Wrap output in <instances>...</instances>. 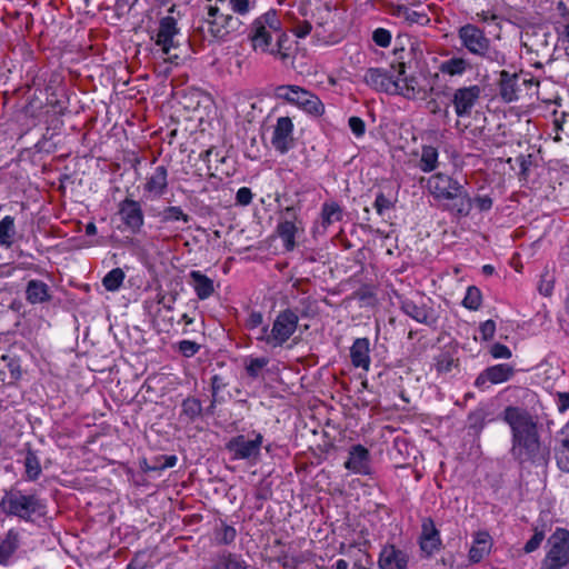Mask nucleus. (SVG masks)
<instances>
[{"label": "nucleus", "mask_w": 569, "mask_h": 569, "mask_svg": "<svg viewBox=\"0 0 569 569\" xmlns=\"http://www.w3.org/2000/svg\"><path fill=\"white\" fill-rule=\"evenodd\" d=\"M479 332L482 340L488 341L492 339L496 333V322L491 319L486 320L485 322L480 323Z\"/></svg>", "instance_id": "obj_54"}, {"label": "nucleus", "mask_w": 569, "mask_h": 569, "mask_svg": "<svg viewBox=\"0 0 569 569\" xmlns=\"http://www.w3.org/2000/svg\"><path fill=\"white\" fill-rule=\"evenodd\" d=\"M457 366L455 359L448 355H442L437 361V371L441 373L450 372Z\"/></svg>", "instance_id": "obj_55"}, {"label": "nucleus", "mask_w": 569, "mask_h": 569, "mask_svg": "<svg viewBox=\"0 0 569 569\" xmlns=\"http://www.w3.org/2000/svg\"><path fill=\"white\" fill-rule=\"evenodd\" d=\"M550 549L541 563V569H561L569 562V531L558 528L549 538Z\"/></svg>", "instance_id": "obj_9"}, {"label": "nucleus", "mask_w": 569, "mask_h": 569, "mask_svg": "<svg viewBox=\"0 0 569 569\" xmlns=\"http://www.w3.org/2000/svg\"><path fill=\"white\" fill-rule=\"evenodd\" d=\"M256 331V340L259 342H263L267 347L271 349H276L274 341L272 340V331L269 325H262Z\"/></svg>", "instance_id": "obj_44"}, {"label": "nucleus", "mask_w": 569, "mask_h": 569, "mask_svg": "<svg viewBox=\"0 0 569 569\" xmlns=\"http://www.w3.org/2000/svg\"><path fill=\"white\" fill-rule=\"evenodd\" d=\"M441 547L440 532L431 518H426L421 525L420 548L428 556Z\"/></svg>", "instance_id": "obj_22"}, {"label": "nucleus", "mask_w": 569, "mask_h": 569, "mask_svg": "<svg viewBox=\"0 0 569 569\" xmlns=\"http://www.w3.org/2000/svg\"><path fill=\"white\" fill-rule=\"evenodd\" d=\"M276 96L311 116L319 117L325 112V104L319 97L299 86H279Z\"/></svg>", "instance_id": "obj_7"}, {"label": "nucleus", "mask_w": 569, "mask_h": 569, "mask_svg": "<svg viewBox=\"0 0 569 569\" xmlns=\"http://www.w3.org/2000/svg\"><path fill=\"white\" fill-rule=\"evenodd\" d=\"M252 191L248 187H241L236 193V203L239 206H248L252 201Z\"/></svg>", "instance_id": "obj_56"}, {"label": "nucleus", "mask_w": 569, "mask_h": 569, "mask_svg": "<svg viewBox=\"0 0 569 569\" xmlns=\"http://www.w3.org/2000/svg\"><path fill=\"white\" fill-rule=\"evenodd\" d=\"M180 28L178 21L172 16L160 18L157 29L151 34V40L159 47L162 54L168 56L172 49L180 46Z\"/></svg>", "instance_id": "obj_10"}, {"label": "nucleus", "mask_w": 569, "mask_h": 569, "mask_svg": "<svg viewBox=\"0 0 569 569\" xmlns=\"http://www.w3.org/2000/svg\"><path fill=\"white\" fill-rule=\"evenodd\" d=\"M482 91V88L478 84L457 88L451 97V104L457 117L469 118L479 102Z\"/></svg>", "instance_id": "obj_13"}, {"label": "nucleus", "mask_w": 569, "mask_h": 569, "mask_svg": "<svg viewBox=\"0 0 569 569\" xmlns=\"http://www.w3.org/2000/svg\"><path fill=\"white\" fill-rule=\"evenodd\" d=\"M297 232L298 226L290 221H279L277 224V233L287 251H292L295 249Z\"/></svg>", "instance_id": "obj_35"}, {"label": "nucleus", "mask_w": 569, "mask_h": 569, "mask_svg": "<svg viewBox=\"0 0 569 569\" xmlns=\"http://www.w3.org/2000/svg\"><path fill=\"white\" fill-rule=\"evenodd\" d=\"M311 24L309 22H305L302 24H299L296 30H295V34L298 37V38H305L307 37L310 32H311Z\"/></svg>", "instance_id": "obj_61"}, {"label": "nucleus", "mask_w": 569, "mask_h": 569, "mask_svg": "<svg viewBox=\"0 0 569 569\" xmlns=\"http://www.w3.org/2000/svg\"><path fill=\"white\" fill-rule=\"evenodd\" d=\"M458 39L461 46L472 56L487 62L502 67L507 63L506 54L491 44L483 30L472 23H467L458 29Z\"/></svg>", "instance_id": "obj_5"}, {"label": "nucleus", "mask_w": 569, "mask_h": 569, "mask_svg": "<svg viewBox=\"0 0 569 569\" xmlns=\"http://www.w3.org/2000/svg\"><path fill=\"white\" fill-rule=\"evenodd\" d=\"M251 438L243 435H238L229 439L226 443V449L231 453L232 460H247L257 462L260 457L261 447L263 443V436L252 430Z\"/></svg>", "instance_id": "obj_8"}, {"label": "nucleus", "mask_w": 569, "mask_h": 569, "mask_svg": "<svg viewBox=\"0 0 569 569\" xmlns=\"http://www.w3.org/2000/svg\"><path fill=\"white\" fill-rule=\"evenodd\" d=\"M481 298L480 290L475 286H470L467 288L462 306L469 310H477L481 306Z\"/></svg>", "instance_id": "obj_42"}, {"label": "nucleus", "mask_w": 569, "mask_h": 569, "mask_svg": "<svg viewBox=\"0 0 569 569\" xmlns=\"http://www.w3.org/2000/svg\"><path fill=\"white\" fill-rule=\"evenodd\" d=\"M499 76L498 88L501 100L506 103L517 101L521 91L519 74L502 70Z\"/></svg>", "instance_id": "obj_21"}, {"label": "nucleus", "mask_w": 569, "mask_h": 569, "mask_svg": "<svg viewBox=\"0 0 569 569\" xmlns=\"http://www.w3.org/2000/svg\"><path fill=\"white\" fill-rule=\"evenodd\" d=\"M559 40L562 43H566V49H569V20L562 26V29L559 31Z\"/></svg>", "instance_id": "obj_62"}, {"label": "nucleus", "mask_w": 569, "mask_h": 569, "mask_svg": "<svg viewBox=\"0 0 569 569\" xmlns=\"http://www.w3.org/2000/svg\"><path fill=\"white\" fill-rule=\"evenodd\" d=\"M372 40L375 43L381 48H387L391 42V33L389 30L383 28H378L372 33Z\"/></svg>", "instance_id": "obj_48"}, {"label": "nucleus", "mask_w": 569, "mask_h": 569, "mask_svg": "<svg viewBox=\"0 0 569 569\" xmlns=\"http://www.w3.org/2000/svg\"><path fill=\"white\" fill-rule=\"evenodd\" d=\"M351 363L368 370L370 367V342L368 338H357L350 348Z\"/></svg>", "instance_id": "obj_26"}, {"label": "nucleus", "mask_w": 569, "mask_h": 569, "mask_svg": "<svg viewBox=\"0 0 569 569\" xmlns=\"http://www.w3.org/2000/svg\"><path fill=\"white\" fill-rule=\"evenodd\" d=\"M300 208L297 206H288L280 210L279 221H290L296 223L299 221Z\"/></svg>", "instance_id": "obj_49"}, {"label": "nucleus", "mask_w": 569, "mask_h": 569, "mask_svg": "<svg viewBox=\"0 0 569 569\" xmlns=\"http://www.w3.org/2000/svg\"><path fill=\"white\" fill-rule=\"evenodd\" d=\"M503 420L511 429L513 458L521 466L545 463L548 450L540 442L533 417L526 409L508 406L503 411Z\"/></svg>", "instance_id": "obj_1"}, {"label": "nucleus", "mask_w": 569, "mask_h": 569, "mask_svg": "<svg viewBox=\"0 0 569 569\" xmlns=\"http://www.w3.org/2000/svg\"><path fill=\"white\" fill-rule=\"evenodd\" d=\"M409 563V555L407 551L397 548L395 545H386L382 547L378 566L380 569H407Z\"/></svg>", "instance_id": "obj_19"}, {"label": "nucleus", "mask_w": 569, "mask_h": 569, "mask_svg": "<svg viewBox=\"0 0 569 569\" xmlns=\"http://www.w3.org/2000/svg\"><path fill=\"white\" fill-rule=\"evenodd\" d=\"M262 325L263 315L260 311L251 310L246 319V328L250 331H254Z\"/></svg>", "instance_id": "obj_50"}, {"label": "nucleus", "mask_w": 569, "mask_h": 569, "mask_svg": "<svg viewBox=\"0 0 569 569\" xmlns=\"http://www.w3.org/2000/svg\"><path fill=\"white\" fill-rule=\"evenodd\" d=\"M560 436L561 439L555 449V457L558 468L569 473V423L562 427Z\"/></svg>", "instance_id": "obj_31"}, {"label": "nucleus", "mask_w": 569, "mask_h": 569, "mask_svg": "<svg viewBox=\"0 0 569 569\" xmlns=\"http://www.w3.org/2000/svg\"><path fill=\"white\" fill-rule=\"evenodd\" d=\"M345 468L352 473L369 476L371 475V455L362 445H353L349 449V456L345 462Z\"/></svg>", "instance_id": "obj_18"}, {"label": "nucleus", "mask_w": 569, "mask_h": 569, "mask_svg": "<svg viewBox=\"0 0 569 569\" xmlns=\"http://www.w3.org/2000/svg\"><path fill=\"white\" fill-rule=\"evenodd\" d=\"M26 300L30 305H42L51 300L50 287L42 280L32 279L28 281L24 291Z\"/></svg>", "instance_id": "obj_25"}, {"label": "nucleus", "mask_w": 569, "mask_h": 569, "mask_svg": "<svg viewBox=\"0 0 569 569\" xmlns=\"http://www.w3.org/2000/svg\"><path fill=\"white\" fill-rule=\"evenodd\" d=\"M17 234L14 218L12 216H4L0 220V247L9 249L14 242Z\"/></svg>", "instance_id": "obj_37"}, {"label": "nucleus", "mask_w": 569, "mask_h": 569, "mask_svg": "<svg viewBox=\"0 0 569 569\" xmlns=\"http://www.w3.org/2000/svg\"><path fill=\"white\" fill-rule=\"evenodd\" d=\"M241 27L238 17L222 12L217 6H209L200 21L199 31L210 43H224L238 34Z\"/></svg>", "instance_id": "obj_3"}, {"label": "nucleus", "mask_w": 569, "mask_h": 569, "mask_svg": "<svg viewBox=\"0 0 569 569\" xmlns=\"http://www.w3.org/2000/svg\"><path fill=\"white\" fill-rule=\"evenodd\" d=\"M438 69L443 76L461 77L468 70H471L472 66L468 59L459 56H452L451 58L441 61Z\"/></svg>", "instance_id": "obj_28"}, {"label": "nucleus", "mask_w": 569, "mask_h": 569, "mask_svg": "<svg viewBox=\"0 0 569 569\" xmlns=\"http://www.w3.org/2000/svg\"><path fill=\"white\" fill-rule=\"evenodd\" d=\"M167 189L168 169L164 166H158L147 177L143 190L151 199H158L167 192Z\"/></svg>", "instance_id": "obj_20"}, {"label": "nucleus", "mask_w": 569, "mask_h": 569, "mask_svg": "<svg viewBox=\"0 0 569 569\" xmlns=\"http://www.w3.org/2000/svg\"><path fill=\"white\" fill-rule=\"evenodd\" d=\"M237 531L234 527L221 523V527L217 529L216 540L221 545H230L234 541Z\"/></svg>", "instance_id": "obj_43"}, {"label": "nucleus", "mask_w": 569, "mask_h": 569, "mask_svg": "<svg viewBox=\"0 0 569 569\" xmlns=\"http://www.w3.org/2000/svg\"><path fill=\"white\" fill-rule=\"evenodd\" d=\"M118 216L124 229L133 234L139 233L144 224L142 206L131 197H126L118 203Z\"/></svg>", "instance_id": "obj_14"}, {"label": "nucleus", "mask_w": 569, "mask_h": 569, "mask_svg": "<svg viewBox=\"0 0 569 569\" xmlns=\"http://www.w3.org/2000/svg\"><path fill=\"white\" fill-rule=\"evenodd\" d=\"M224 387H226V383L220 376L214 375L211 378V393H219V391Z\"/></svg>", "instance_id": "obj_60"}, {"label": "nucleus", "mask_w": 569, "mask_h": 569, "mask_svg": "<svg viewBox=\"0 0 569 569\" xmlns=\"http://www.w3.org/2000/svg\"><path fill=\"white\" fill-rule=\"evenodd\" d=\"M295 126L289 117H279L272 129L271 146L279 154H286L295 148Z\"/></svg>", "instance_id": "obj_15"}, {"label": "nucleus", "mask_w": 569, "mask_h": 569, "mask_svg": "<svg viewBox=\"0 0 569 569\" xmlns=\"http://www.w3.org/2000/svg\"><path fill=\"white\" fill-rule=\"evenodd\" d=\"M274 42L272 41V51H269V54L278 57L282 61L289 58L290 50V38L287 32L282 28V22L279 19V32L274 34Z\"/></svg>", "instance_id": "obj_34"}, {"label": "nucleus", "mask_w": 569, "mask_h": 569, "mask_svg": "<svg viewBox=\"0 0 569 569\" xmlns=\"http://www.w3.org/2000/svg\"><path fill=\"white\" fill-rule=\"evenodd\" d=\"M491 537L486 531H479L475 535L473 543L469 550V560L472 563L480 562L491 550Z\"/></svg>", "instance_id": "obj_27"}, {"label": "nucleus", "mask_w": 569, "mask_h": 569, "mask_svg": "<svg viewBox=\"0 0 569 569\" xmlns=\"http://www.w3.org/2000/svg\"><path fill=\"white\" fill-rule=\"evenodd\" d=\"M349 128L356 138H361L366 133V123L360 117L352 116L348 120Z\"/></svg>", "instance_id": "obj_51"}, {"label": "nucleus", "mask_w": 569, "mask_h": 569, "mask_svg": "<svg viewBox=\"0 0 569 569\" xmlns=\"http://www.w3.org/2000/svg\"><path fill=\"white\" fill-rule=\"evenodd\" d=\"M0 509L7 516L18 517L27 522L44 517L47 505L36 493H23L21 490H7L0 500Z\"/></svg>", "instance_id": "obj_4"}, {"label": "nucleus", "mask_w": 569, "mask_h": 569, "mask_svg": "<svg viewBox=\"0 0 569 569\" xmlns=\"http://www.w3.org/2000/svg\"><path fill=\"white\" fill-rule=\"evenodd\" d=\"M399 303L401 311L418 323H422L428 327H435L437 325L438 317L436 316L435 310L426 303L419 305L413 300L403 297L399 298Z\"/></svg>", "instance_id": "obj_17"}, {"label": "nucleus", "mask_w": 569, "mask_h": 569, "mask_svg": "<svg viewBox=\"0 0 569 569\" xmlns=\"http://www.w3.org/2000/svg\"><path fill=\"white\" fill-rule=\"evenodd\" d=\"M211 569H249L241 555L223 551L217 555Z\"/></svg>", "instance_id": "obj_32"}, {"label": "nucleus", "mask_w": 569, "mask_h": 569, "mask_svg": "<svg viewBox=\"0 0 569 569\" xmlns=\"http://www.w3.org/2000/svg\"><path fill=\"white\" fill-rule=\"evenodd\" d=\"M342 208L335 201L325 202L321 208V226L327 229L335 222L342 220Z\"/></svg>", "instance_id": "obj_39"}, {"label": "nucleus", "mask_w": 569, "mask_h": 569, "mask_svg": "<svg viewBox=\"0 0 569 569\" xmlns=\"http://www.w3.org/2000/svg\"><path fill=\"white\" fill-rule=\"evenodd\" d=\"M163 463L161 465L160 469H168L172 468L177 465L178 458L174 455H169L163 457Z\"/></svg>", "instance_id": "obj_63"}, {"label": "nucleus", "mask_w": 569, "mask_h": 569, "mask_svg": "<svg viewBox=\"0 0 569 569\" xmlns=\"http://www.w3.org/2000/svg\"><path fill=\"white\" fill-rule=\"evenodd\" d=\"M473 203L480 211H488L491 209L493 201L489 196H477L472 199Z\"/></svg>", "instance_id": "obj_57"}, {"label": "nucleus", "mask_w": 569, "mask_h": 569, "mask_svg": "<svg viewBox=\"0 0 569 569\" xmlns=\"http://www.w3.org/2000/svg\"><path fill=\"white\" fill-rule=\"evenodd\" d=\"M427 189L433 199L441 202L451 214L459 218L469 216L472 198L458 179L445 172H437L428 178Z\"/></svg>", "instance_id": "obj_2"}, {"label": "nucleus", "mask_w": 569, "mask_h": 569, "mask_svg": "<svg viewBox=\"0 0 569 569\" xmlns=\"http://www.w3.org/2000/svg\"><path fill=\"white\" fill-rule=\"evenodd\" d=\"M276 32H279V14L270 9L256 18L249 28L248 39L252 49L262 53L272 51V41Z\"/></svg>", "instance_id": "obj_6"}, {"label": "nucleus", "mask_w": 569, "mask_h": 569, "mask_svg": "<svg viewBox=\"0 0 569 569\" xmlns=\"http://www.w3.org/2000/svg\"><path fill=\"white\" fill-rule=\"evenodd\" d=\"M545 539L543 531L536 530L533 536L526 542L523 550L526 553H531L537 550Z\"/></svg>", "instance_id": "obj_53"}, {"label": "nucleus", "mask_w": 569, "mask_h": 569, "mask_svg": "<svg viewBox=\"0 0 569 569\" xmlns=\"http://www.w3.org/2000/svg\"><path fill=\"white\" fill-rule=\"evenodd\" d=\"M267 363L268 360L266 358H253L246 367L247 373L250 377L256 378L259 375L260 370L267 366Z\"/></svg>", "instance_id": "obj_52"}, {"label": "nucleus", "mask_w": 569, "mask_h": 569, "mask_svg": "<svg viewBox=\"0 0 569 569\" xmlns=\"http://www.w3.org/2000/svg\"><path fill=\"white\" fill-rule=\"evenodd\" d=\"M20 546V535L16 529H9L3 538H0V565H8Z\"/></svg>", "instance_id": "obj_29"}, {"label": "nucleus", "mask_w": 569, "mask_h": 569, "mask_svg": "<svg viewBox=\"0 0 569 569\" xmlns=\"http://www.w3.org/2000/svg\"><path fill=\"white\" fill-rule=\"evenodd\" d=\"M397 70V82L399 84V91L396 94H401L407 99H417L422 92L421 88L418 86V81L415 77L406 76V66L405 63H398L396 66Z\"/></svg>", "instance_id": "obj_24"}, {"label": "nucleus", "mask_w": 569, "mask_h": 569, "mask_svg": "<svg viewBox=\"0 0 569 569\" xmlns=\"http://www.w3.org/2000/svg\"><path fill=\"white\" fill-rule=\"evenodd\" d=\"M406 12V19L410 22H417L422 23V20H425L426 16L422 13H419L417 11L409 10L408 8H405Z\"/></svg>", "instance_id": "obj_59"}, {"label": "nucleus", "mask_w": 569, "mask_h": 569, "mask_svg": "<svg viewBox=\"0 0 569 569\" xmlns=\"http://www.w3.org/2000/svg\"><path fill=\"white\" fill-rule=\"evenodd\" d=\"M515 375V367L510 363H498L482 370L476 378L473 386L479 390H486L490 385H499L509 381Z\"/></svg>", "instance_id": "obj_16"}, {"label": "nucleus", "mask_w": 569, "mask_h": 569, "mask_svg": "<svg viewBox=\"0 0 569 569\" xmlns=\"http://www.w3.org/2000/svg\"><path fill=\"white\" fill-rule=\"evenodd\" d=\"M439 151L436 147L423 144L421 147V154L418 162V168L425 172H433L439 167Z\"/></svg>", "instance_id": "obj_33"}, {"label": "nucleus", "mask_w": 569, "mask_h": 569, "mask_svg": "<svg viewBox=\"0 0 569 569\" xmlns=\"http://www.w3.org/2000/svg\"><path fill=\"white\" fill-rule=\"evenodd\" d=\"M363 81L378 92L396 94L399 91L396 66H391L389 69L369 68L363 74Z\"/></svg>", "instance_id": "obj_12"}, {"label": "nucleus", "mask_w": 569, "mask_h": 569, "mask_svg": "<svg viewBox=\"0 0 569 569\" xmlns=\"http://www.w3.org/2000/svg\"><path fill=\"white\" fill-rule=\"evenodd\" d=\"M202 413L203 407L198 398L188 397L182 401L180 417L186 419L187 422H194Z\"/></svg>", "instance_id": "obj_38"}, {"label": "nucleus", "mask_w": 569, "mask_h": 569, "mask_svg": "<svg viewBox=\"0 0 569 569\" xmlns=\"http://www.w3.org/2000/svg\"><path fill=\"white\" fill-rule=\"evenodd\" d=\"M200 350V345L191 340L178 342V351L186 358H191Z\"/></svg>", "instance_id": "obj_46"}, {"label": "nucleus", "mask_w": 569, "mask_h": 569, "mask_svg": "<svg viewBox=\"0 0 569 569\" xmlns=\"http://www.w3.org/2000/svg\"><path fill=\"white\" fill-rule=\"evenodd\" d=\"M189 284L192 287L197 298L201 301L212 297L217 287L214 280L200 270H191L189 272Z\"/></svg>", "instance_id": "obj_23"}, {"label": "nucleus", "mask_w": 569, "mask_h": 569, "mask_svg": "<svg viewBox=\"0 0 569 569\" xmlns=\"http://www.w3.org/2000/svg\"><path fill=\"white\" fill-rule=\"evenodd\" d=\"M157 217L160 218L162 223L182 221L188 223L191 217L187 214L180 207L170 206L160 211Z\"/></svg>", "instance_id": "obj_40"}, {"label": "nucleus", "mask_w": 569, "mask_h": 569, "mask_svg": "<svg viewBox=\"0 0 569 569\" xmlns=\"http://www.w3.org/2000/svg\"><path fill=\"white\" fill-rule=\"evenodd\" d=\"M298 325L299 316L296 310L286 308L279 311L271 326V336L274 341V347H283L297 331Z\"/></svg>", "instance_id": "obj_11"}, {"label": "nucleus", "mask_w": 569, "mask_h": 569, "mask_svg": "<svg viewBox=\"0 0 569 569\" xmlns=\"http://www.w3.org/2000/svg\"><path fill=\"white\" fill-rule=\"evenodd\" d=\"M556 405L560 413L566 412L569 409V391L558 392L556 395Z\"/></svg>", "instance_id": "obj_58"}, {"label": "nucleus", "mask_w": 569, "mask_h": 569, "mask_svg": "<svg viewBox=\"0 0 569 569\" xmlns=\"http://www.w3.org/2000/svg\"><path fill=\"white\" fill-rule=\"evenodd\" d=\"M3 369H0V380L7 385H13L21 378V365L20 360L16 357H11L8 355H3L1 357V362Z\"/></svg>", "instance_id": "obj_30"}, {"label": "nucleus", "mask_w": 569, "mask_h": 569, "mask_svg": "<svg viewBox=\"0 0 569 569\" xmlns=\"http://www.w3.org/2000/svg\"><path fill=\"white\" fill-rule=\"evenodd\" d=\"M174 301H176V296H172L168 302H166V297L164 296H160L159 299H158V303H161L163 306V308L166 310H168V311H172L173 310Z\"/></svg>", "instance_id": "obj_64"}, {"label": "nucleus", "mask_w": 569, "mask_h": 569, "mask_svg": "<svg viewBox=\"0 0 569 569\" xmlns=\"http://www.w3.org/2000/svg\"><path fill=\"white\" fill-rule=\"evenodd\" d=\"M23 466L27 480L36 481L40 477L42 472L40 459L37 452L30 447L26 450Z\"/></svg>", "instance_id": "obj_36"}, {"label": "nucleus", "mask_w": 569, "mask_h": 569, "mask_svg": "<svg viewBox=\"0 0 569 569\" xmlns=\"http://www.w3.org/2000/svg\"><path fill=\"white\" fill-rule=\"evenodd\" d=\"M395 201L387 197L383 192H378L373 207L379 216H382L385 211L393 208Z\"/></svg>", "instance_id": "obj_45"}, {"label": "nucleus", "mask_w": 569, "mask_h": 569, "mask_svg": "<svg viewBox=\"0 0 569 569\" xmlns=\"http://www.w3.org/2000/svg\"><path fill=\"white\" fill-rule=\"evenodd\" d=\"M126 278V273L121 268L110 270L102 279V284L107 291H118Z\"/></svg>", "instance_id": "obj_41"}, {"label": "nucleus", "mask_w": 569, "mask_h": 569, "mask_svg": "<svg viewBox=\"0 0 569 569\" xmlns=\"http://www.w3.org/2000/svg\"><path fill=\"white\" fill-rule=\"evenodd\" d=\"M489 353L493 359H510L512 357L510 348L500 342L491 345Z\"/></svg>", "instance_id": "obj_47"}]
</instances>
